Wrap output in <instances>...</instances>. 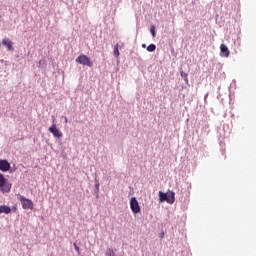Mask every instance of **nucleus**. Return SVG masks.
<instances>
[{
  "label": "nucleus",
  "instance_id": "a211bd4d",
  "mask_svg": "<svg viewBox=\"0 0 256 256\" xmlns=\"http://www.w3.org/2000/svg\"><path fill=\"white\" fill-rule=\"evenodd\" d=\"M74 249L77 251V253H79V246H77V244H74Z\"/></svg>",
  "mask_w": 256,
  "mask_h": 256
},
{
  "label": "nucleus",
  "instance_id": "f257e3e1",
  "mask_svg": "<svg viewBox=\"0 0 256 256\" xmlns=\"http://www.w3.org/2000/svg\"><path fill=\"white\" fill-rule=\"evenodd\" d=\"M0 191L1 193H10L11 192V183L5 178V175L0 173Z\"/></svg>",
  "mask_w": 256,
  "mask_h": 256
},
{
  "label": "nucleus",
  "instance_id": "4468645a",
  "mask_svg": "<svg viewBox=\"0 0 256 256\" xmlns=\"http://www.w3.org/2000/svg\"><path fill=\"white\" fill-rule=\"evenodd\" d=\"M155 49H157V46H155V44H150L147 47V51H149V53H153V51H155Z\"/></svg>",
  "mask_w": 256,
  "mask_h": 256
},
{
  "label": "nucleus",
  "instance_id": "423d86ee",
  "mask_svg": "<svg viewBox=\"0 0 256 256\" xmlns=\"http://www.w3.org/2000/svg\"><path fill=\"white\" fill-rule=\"evenodd\" d=\"M11 169V164L7 160H0V171L7 173Z\"/></svg>",
  "mask_w": 256,
  "mask_h": 256
},
{
  "label": "nucleus",
  "instance_id": "1a4fd4ad",
  "mask_svg": "<svg viewBox=\"0 0 256 256\" xmlns=\"http://www.w3.org/2000/svg\"><path fill=\"white\" fill-rule=\"evenodd\" d=\"M2 45L7 47L8 51H13V42H11V40H9L7 38L3 39L2 40Z\"/></svg>",
  "mask_w": 256,
  "mask_h": 256
},
{
  "label": "nucleus",
  "instance_id": "f8f14e48",
  "mask_svg": "<svg viewBox=\"0 0 256 256\" xmlns=\"http://www.w3.org/2000/svg\"><path fill=\"white\" fill-rule=\"evenodd\" d=\"M105 256H117V254H115L113 248H108L106 249Z\"/></svg>",
  "mask_w": 256,
  "mask_h": 256
},
{
  "label": "nucleus",
  "instance_id": "9b49d317",
  "mask_svg": "<svg viewBox=\"0 0 256 256\" xmlns=\"http://www.w3.org/2000/svg\"><path fill=\"white\" fill-rule=\"evenodd\" d=\"M158 196H159L160 203H165V201L167 202V193H163L162 191H159Z\"/></svg>",
  "mask_w": 256,
  "mask_h": 256
},
{
  "label": "nucleus",
  "instance_id": "7ed1b4c3",
  "mask_svg": "<svg viewBox=\"0 0 256 256\" xmlns=\"http://www.w3.org/2000/svg\"><path fill=\"white\" fill-rule=\"evenodd\" d=\"M49 133H52L53 137L56 139H61L63 137V132L57 128V124H55V120L53 124L48 128Z\"/></svg>",
  "mask_w": 256,
  "mask_h": 256
},
{
  "label": "nucleus",
  "instance_id": "0eeeda50",
  "mask_svg": "<svg viewBox=\"0 0 256 256\" xmlns=\"http://www.w3.org/2000/svg\"><path fill=\"white\" fill-rule=\"evenodd\" d=\"M166 203H169V205H173V203H175V192H167Z\"/></svg>",
  "mask_w": 256,
  "mask_h": 256
},
{
  "label": "nucleus",
  "instance_id": "2eb2a0df",
  "mask_svg": "<svg viewBox=\"0 0 256 256\" xmlns=\"http://www.w3.org/2000/svg\"><path fill=\"white\" fill-rule=\"evenodd\" d=\"M180 75H181V77H183V79H184V81H185L186 83H189V78H188L187 73L181 71V72H180Z\"/></svg>",
  "mask_w": 256,
  "mask_h": 256
},
{
  "label": "nucleus",
  "instance_id": "f3484780",
  "mask_svg": "<svg viewBox=\"0 0 256 256\" xmlns=\"http://www.w3.org/2000/svg\"><path fill=\"white\" fill-rule=\"evenodd\" d=\"M95 188H96V191L99 192V180H95Z\"/></svg>",
  "mask_w": 256,
  "mask_h": 256
},
{
  "label": "nucleus",
  "instance_id": "39448f33",
  "mask_svg": "<svg viewBox=\"0 0 256 256\" xmlns=\"http://www.w3.org/2000/svg\"><path fill=\"white\" fill-rule=\"evenodd\" d=\"M19 201L21 202L22 209H33V201L31 199L20 196Z\"/></svg>",
  "mask_w": 256,
  "mask_h": 256
},
{
  "label": "nucleus",
  "instance_id": "6ab92c4d",
  "mask_svg": "<svg viewBox=\"0 0 256 256\" xmlns=\"http://www.w3.org/2000/svg\"><path fill=\"white\" fill-rule=\"evenodd\" d=\"M64 121H65V123H68V119H67V117H64Z\"/></svg>",
  "mask_w": 256,
  "mask_h": 256
},
{
  "label": "nucleus",
  "instance_id": "f03ea898",
  "mask_svg": "<svg viewBox=\"0 0 256 256\" xmlns=\"http://www.w3.org/2000/svg\"><path fill=\"white\" fill-rule=\"evenodd\" d=\"M76 63H79L80 65H86L87 67H93V62L85 54H81L79 57H77Z\"/></svg>",
  "mask_w": 256,
  "mask_h": 256
},
{
  "label": "nucleus",
  "instance_id": "6e6552de",
  "mask_svg": "<svg viewBox=\"0 0 256 256\" xmlns=\"http://www.w3.org/2000/svg\"><path fill=\"white\" fill-rule=\"evenodd\" d=\"M220 51L223 54V57H229V55H231L229 48H227L225 44L220 45Z\"/></svg>",
  "mask_w": 256,
  "mask_h": 256
},
{
  "label": "nucleus",
  "instance_id": "20e7f679",
  "mask_svg": "<svg viewBox=\"0 0 256 256\" xmlns=\"http://www.w3.org/2000/svg\"><path fill=\"white\" fill-rule=\"evenodd\" d=\"M130 209L132 213L137 215V213H141V207L139 206V202L137 201V198L132 197L130 199Z\"/></svg>",
  "mask_w": 256,
  "mask_h": 256
},
{
  "label": "nucleus",
  "instance_id": "9d476101",
  "mask_svg": "<svg viewBox=\"0 0 256 256\" xmlns=\"http://www.w3.org/2000/svg\"><path fill=\"white\" fill-rule=\"evenodd\" d=\"M1 213H5L6 215H9V213H11V207L7 206V205H1L0 206V215Z\"/></svg>",
  "mask_w": 256,
  "mask_h": 256
},
{
  "label": "nucleus",
  "instance_id": "ddd939ff",
  "mask_svg": "<svg viewBox=\"0 0 256 256\" xmlns=\"http://www.w3.org/2000/svg\"><path fill=\"white\" fill-rule=\"evenodd\" d=\"M113 55H114V57H119V55H120V53H119V44H116L114 46Z\"/></svg>",
  "mask_w": 256,
  "mask_h": 256
},
{
  "label": "nucleus",
  "instance_id": "dca6fc26",
  "mask_svg": "<svg viewBox=\"0 0 256 256\" xmlns=\"http://www.w3.org/2000/svg\"><path fill=\"white\" fill-rule=\"evenodd\" d=\"M150 32H151L152 37H155V27L153 25L150 28Z\"/></svg>",
  "mask_w": 256,
  "mask_h": 256
},
{
  "label": "nucleus",
  "instance_id": "aec40b11",
  "mask_svg": "<svg viewBox=\"0 0 256 256\" xmlns=\"http://www.w3.org/2000/svg\"><path fill=\"white\" fill-rule=\"evenodd\" d=\"M142 47L145 49L147 46L145 44H142Z\"/></svg>",
  "mask_w": 256,
  "mask_h": 256
}]
</instances>
